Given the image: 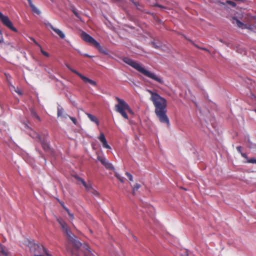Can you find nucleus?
Wrapping results in <instances>:
<instances>
[{
  "mask_svg": "<svg viewBox=\"0 0 256 256\" xmlns=\"http://www.w3.org/2000/svg\"><path fill=\"white\" fill-rule=\"evenodd\" d=\"M146 91L150 94V100L152 102L155 107V114L160 122L170 125L169 118L166 115L167 102L166 100L162 97L158 93L150 90Z\"/></svg>",
  "mask_w": 256,
  "mask_h": 256,
  "instance_id": "1",
  "label": "nucleus"
},
{
  "mask_svg": "<svg viewBox=\"0 0 256 256\" xmlns=\"http://www.w3.org/2000/svg\"><path fill=\"white\" fill-rule=\"evenodd\" d=\"M124 62L140 73L144 74V76L156 81L159 84H163L164 83L162 78L160 76L156 74L155 73L151 71L146 70L143 67L141 64L137 62L136 61L128 58H124Z\"/></svg>",
  "mask_w": 256,
  "mask_h": 256,
  "instance_id": "2",
  "label": "nucleus"
},
{
  "mask_svg": "<svg viewBox=\"0 0 256 256\" xmlns=\"http://www.w3.org/2000/svg\"><path fill=\"white\" fill-rule=\"evenodd\" d=\"M64 232L66 235L68 240L70 241L77 248L78 250V256H82V254H84V256H93V254L90 250L89 246L86 244H82L78 240H76V236L72 232L69 228Z\"/></svg>",
  "mask_w": 256,
  "mask_h": 256,
  "instance_id": "3",
  "label": "nucleus"
},
{
  "mask_svg": "<svg viewBox=\"0 0 256 256\" xmlns=\"http://www.w3.org/2000/svg\"><path fill=\"white\" fill-rule=\"evenodd\" d=\"M116 98L118 102V104L115 106L116 110L118 112L120 113L124 118L128 120V116L126 111H128L129 113L132 114V110L124 100L121 99L118 97H116Z\"/></svg>",
  "mask_w": 256,
  "mask_h": 256,
  "instance_id": "4",
  "label": "nucleus"
},
{
  "mask_svg": "<svg viewBox=\"0 0 256 256\" xmlns=\"http://www.w3.org/2000/svg\"><path fill=\"white\" fill-rule=\"evenodd\" d=\"M29 135L33 138L38 140L39 142H40L42 144L43 148L46 151H48V150H50L49 143L47 138V132L46 134H44L43 137H42V136H40L38 134H37L36 132L32 130H30Z\"/></svg>",
  "mask_w": 256,
  "mask_h": 256,
  "instance_id": "5",
  "label": "nucleus"
},
{
  "mask_svg": "<svg viewBox=\"0 0 256 256\" xmlns=\"http://www.w3.org/2000/svg\"><path fill=\"white\" fill-rule=\"evenodd\" d=\"M81 38L84 42L92 44L94 46L97 48L98 50H100V49L102 48V47L99 42H98L90 34H88L84 31L81 33Z\"/></svg>",
  "mask_w": 256,
  "mask_h": 256,
  "instance_id": "6",
  "label": "nucleus"
},
{
  "mask_svg": "<svg viewBox=\"0 0 256 256\" xmlns=\"http://www.w3.org/2000/svg\"><path fill=\"white\" fill-rule=\"evenodd\" d=\"M66 68H68L71 72H72L76 74V75H78L84 82L86 83H88L94 86H96V83L95 81L90 79L89 78L83 76L77 70L72 68L68 64H66Z\"/></svg>",
  "mask_w": 256,
  "mask_h": 256,
  "instance_id": "7",
  "label": "nucleus"
},
{
  "mask_svg": "<svg viewBox=\"0 0 256 256\" xmlns=\"http://www.w3.org/2000/svg\"><path fill=\"white\" fill-rule=\"evenodd\" d=\"M0 20L2 24L12 30L16 32L17 30L13 26L12 22L10 20L8 16H4L0 12Z\"/></svg>",
  "mask_w": 256,
  "mask_h": 256,
  "instance_id": "8",
  "label": "nucleus"
},
{
  "mask_svg": "<svg viewBox=\"0 0 256 256\" xmlns=\"http://www.w3.org/2000/svg\"><path fill=\"white\" fill-rule=\"evenodd\" d=\"M98 160L106 167V168L111 170H114V168L104 157L98 156Z\"/></svg>",
  "mask_w": 256,
  "mask_h": 256,
  "instance_id": "9",
  "label": "nucleus"
},
{
  "mask_svg": "<svg viewBox=\"0 0 256 256\" xmlns=\"http://www.w3.org/2000/svg\"><path fill=\"white\" fill-rule=\"evenodd\" d=\"M220 42L222 43L226 44L228 47L232 49H234V50H236L238 52L242 54H245V52H246L245 50L243 48H237V47H234V46L230 42H225L222 39H220Z\"/></svg>",
  "mask_w": 256,
  "mask_h": 256,
  "instance_id": "10",
  "label": "nucleus"
},
{
  "mask_svg": "<svg viewBox=\"0 0 256 256\" xmlns=\"http://www.w3.org/2000/svg\"><path fill=\"white\" fill-rule=\"evenodd\" d=\"M57 221L60 225L64 232L69 228L68 225L62 218H57Z\"/></svg>",
  "mask_w": 256,
  "mask_h": 256,
  "instance_id": "11",
  "label": "nucleus"
},
{
  "mask_svg": "<svg viewBox=\"0 0 256 256\" xmlns=\"http://www.w3.org/2000/svg\"><path fill=\"white\" fill-rule=\"evenodd\" d=\"M64 109L60 106H58V117H63L64 118H66L68 115L66 114L64 115Z\"/></svg>",
  "mask_w": 256,
  "mask_h": 256,
  "instance_id": "12",
  "label": "nucleus"
},
{
  "mask_svg": "<svg viewBox=\"0 0 256 256\" xmlns=\"http://www.w3.org/2000/svg\"><path fill=\"white\" fill-rule=\"evenodd\" d=\"M86 114L92 122L96 123L97 125H98L99 122L94 116L87 112H86Z\"/></svg>",
  "mask_w": 256,
  "mask_h": 256,
  "instance_id": "13",
  "label": "nucleus"
},
{
  "mask_svg": "<svg viewBox=\"0 0 256 256\" xmlns=\"http://www.w3.org/2000/svg\"><path fill=\"white\" fill-rule=\"evenodd\" d=\"M61 38H65L64 34L60 29L54 28L52 30Z\"/></svg>",
  "mask_w": 256,
  "mask_h": 256,
  "instance_id": "14",
  "label": "nucleus"
},
{
  "mask_svg": "<svg viewBox=\"0 0 256 256\" xmlns=\"http://www.w3.org/2000/svg\"><path fill=\"white\" fill-rule=\"evenodd\" d=\"M233 23L236 24V26L240 28H243L244 26L242 22L240 20L236 18H234L233 19Z\"/></svg>",
  "mask_w": 256,
  "mask_h": 256,
  "instance_id": "15",
  "label": "nucleus"
},
{
  "mask_svg": "<svg viewBox=\"0 0 256 256\" xmlns=\"http://www.w3.org/2000/svg\"><path fill=\"white\" fill-rule=\"evenodd\" d=\"M82 184L84 186V188H86V190L88 192H91L92 186L90 183L88 184L86 182H84V184Z\"/></svg>",
  "mask_w": 256,
  "mask_h": 256,
  "instance_id": "16",
  "label": "nucleus"
},
{
  "mask_svg": "<svg viewBox=\"0 0 256 256\" xmlns=\"http://www.w3.org/2000/svg\"><path fill=\"white\" fill-rule=\"evenodd\" d=\"M152 46L156 49H160L162 46V44L160 42H152Z\"/></svg>",
  "mask_w": 256,
  "mask_h": 256,
  "instance_id": "17",
  "label": "nucleus"
},
{
  "mask_svg": "<svg viewBox=\"0 0 256 256\" xmlns=\"http://www.w3.org/2000/svg\"><path fill=\"white\" fill-rule=\"evenodd\" d=\"M116 177L122 183L124 182V178L120 174L117 172H115Z\"/></svg>",
  "mask_w": 256,
  "mask_h": 256,
  "instance_id": "18",
  "label": "nucleus"
},
{
  "mask_svg": "<svg viewBox=\"0 0 256 256\" xmlns=\"http://www.w3.org/2000/svg\"><path fill=\"white\" fill-rule=\"evenodd\" d=\"M100 142L102 143V146L104 148H107V149H109V150L111 149L110 146L108 144L107 142L106 138L105 140H103L100 141Z\"/></svg>",
  "mask_w": 256,
  "mask_h": 256,
  "instance_id": "19",
  "label": "nucleus"
},
{
  "mask_svg": "<svg viewBox=\"0 0 256 256\" xmlns=\"http://www.w3.org/2000/svg\"><path fill=\"white\" fill-rule=\"evenodd\" d=\"M100 142L102 143V146L104 148H107V149H109V150L111 149L110 146L108 144L107 142L106 138L105 140H103L100 141Z\"/></svg>",
  "mask_w": 256,
  "mask_h": 256,
  "instance_id": "20",
  "label": "nucleus"
},
{
  "mask_svg": "<svg viewBox=\"0 0 256 256\" xmlns=\"http://www.w3.org/2000/svg\"><path fill=\"white\" fill-rule=\"evenodd\" d=\"M30 8L33 12H34L38 14H40V11L34 5L30 7Z\"/></svg>",
  "mask_w": 256,
  "mask_h": 256,
  "instance_id": "21",
  "label": "nucleus"
},
{
  "mask_svg": "<svg viewBox=\"0 0 256 256\" xmlns=\"http://www.w3.org/2000/svg\"><path fill=\"white\" fill-rule=\"evenodd\" d=\"M31 114L32 116L34 117L35 118H37L38 120H40V118L39 116L37 114L36 112L34 109H31L30 110Z\"/></svg>",
  "mask_w": 256,
  "mask_h": 256,
  "instance_id": "22",
  "label": "nucleus"
},
{
  "mask_svg": "<svg viewBox=\"0 0 256 256\" xmlns=\"http://www.w3.org/2000/svg\"><path fill=\"white\" fill-rule=\"evenodd\" d=\"M72 12L74 14V15L80 20H81V18L80 16V15L79 14L78 12L76 9L74 8H72Z\"/></svg>",
  "mask_w": 256,
  "mask_h": 256,
  "instance_id": "23",
  "label": "nucleus"
},
{
  "mask_svg": "<svg viewBox=\"0 0 256 256\" xmlns=\"http://www.w3.org/2000/svg\"><path fill=\"white\" fill-rule=\"evenodd\" d=\"M140 188V185L138 184H135L132 187V191L133 194H134V193L136 191H137Z\"/></svg>",
  "mask_w": 256,
  "mask_h": 256,
  "instance_id": "24",
  "label": "nucleus"
},
{
  "mask_svg": "<svg viewBox=\"0 0 256 256\" xmlns=\"http://www.w3.org/2000/svg\"><path fill=\"white\" fill-rule=\"evenodd\" d=\"M0 256H8V254L4 252L3 246L0 244Z\"/></svg>",
  "mask_w": 256,
  "mask_h": 256,
  "instance_id": "25",
  "label": "nucleus"
},
{
  "mask_svg": "<svg viewBox=\"0 0 256 256\" xmlns=\"http://www.w3.org/2000/svg\"><path fill=\"white\" fill-rule=\"evenodd\" d=\"M44 24L46 26L47 28H50L52 30H53L54 28L50 22L46 20L44 22Z\"/></svg>",
  "mask_w": 256,
  "mask_h": 256,
  "instance_id": "26",
  "label": "nucleus"
},
{
  "mask_svg": "<svg viewBox=\"0 0 256 256\" xmlns=\"http://www.w3.org/2000/svg\"><path fill=\"white\" fill-rule=\"evenodd\" d=\"M64 209L67 212L72 220L74 219V215L71 213L70 210L66 207L64 206Z\"/></svg>",
  "mask_w": 256,
  "mask_h": 256,
  "instance_id": "27",
  "label": "nucleus"
},
{
  "mask_svg": "<svg viewBox=\"0 0 256 256\" xmlns=\"http://www.w3.org/2000/svg\"><path fill=\"white\" fill-rule=\"evenodd\" d=\"M10 86L14 90V91L18 94L19 95H22V92L18 88H16L14 86H12L11 84H10Z\"/></svg>",
  "mask_w": 256,
  "mask_h": 256,
  "instance_id": "28",
  "label": "nucleus"
},
{
  "mask_svg": "<svg viewBox=\"0 0 256 256\" xmlns=\"http://www.w3.org/2000/svg\"><path fill=\"white\" fill-rule=\"evenodd\" d=\"M126 175L128 176L130 181V182L133 181V176L130 173H129L128 172H126Z\"/></svg>",
  "mask_w": 256,
  "mask_h": 256,
  "instance_id": "29",
  "label": "nucleus"
},
{
  "mask_svg": "<svg viewBox=\"0 0 256 256\" xmlns=\"http://www.w3.org/2000/svg\"><path fill=\"white\" fill-rule=\"evenodd\" d=\"M40 48V52H42V54L43 55H44V56H46V57H48L50 56L48 52H45L44 50L42 47H41V48Z\"/></svg>",
  "mask_w": 256,
  "mask_h": 256,
  "instance_id": "30",
  "label": "nucleus"
},
{
  "mask_svg": "<svg viewBox=\"0 0 256 256\" xmlns=\"http://www.w3.org/2000/svg\"><path fill=\"white\" fill-rule=\"evenodd\" d=\"M75 178H76L78 181H79L80 182L82 183V184H84V182H85V181H84V180L83 178H81L79 176H75Z\"/></svg>",
  "mask_w": 256,
  "mask_h": 256,
  "instance_id": "31",
  "label": "nucleus"
},
{
  "mask_svg": "<svg viewBox=\"0 0 256 256\" xmlns=\"http://www.w3.org/2000/svg\"><path fill=\"white\" fill-rule=\"evenodd\" d=\"M30 39L32 40L38 48H41V46L34 38L32 37H29Z\"/></svg>",
  "mask_w": 256,
  "mask_h": 256,
  "instance_id": "32",
  "label": "nucleus"
},
{
  "mask_svg": "<svg viewBox=\"0 0 256 256\" xmlns=\"http://www.w3.org/2000/svg\"><path fill=\"white\" fill-rule=\"evenodd\" d=\"M90 192L92 193V194L96 196H98L99 194L98 192L96 190L94 189L93 188H92L91 192Z\"/></svg>",
  "mask_w": 256,
  "mask_h": 256,
  "instance_id": "33",
  "label": "nucleus"
},
{
  "mask_svg": "<svg viewBox=\"0 0 256 256\" xmlns=\"http://www.w3.org/2000/svg\"><path fill=\"white\" fill-rule=\"evenodd\" d=\"M226 3L230 4V6H232V7H234L236 6V4L234 2L230 1V0H228L226 2Z\"/></svg>",
  "mask_w": 256,
  "mask_h": 256,
  "instance_id": "34",
  "label": "nucleus"
},
{
  "mask_svg": "<svg viewBox=\"0 0 256 256\" xmlns=\"http://www.w3.org/2000/svg\"><path fill=\"white\" fill-rule=\"evenodd\" d=\"M98 138L100 141L106 139L105 136L102 132L100 133Z\"/></svg>",
  "mask_w": 256,
  "mask_h": 256,
  "instance_id": "35",
  "label": "nucleus"
},
{
  "mask_svg": "<svg viewBox=\"0 0 256 256\" xmlns=\"http://www.w3.org/2000/svg\"><path fill=\"white\" fill-rule=\"evenodd\" d=\"M248 162L256 164V159L254 158H250L248 160Z\"/></svg>",
  "mask_w": 256,
  "mask_h": 256,
  "instance_id": "36",
  "label": "nucleus"
},
{
  "mask_svg": "<svg viewBox=\"0 0 256 256\" xmlns=\"http://www.w3.org/2000/svg\"><path fill=\"white\" fill-rule=\"evenodd\" d=\"M70 118V120L73 122V123L74 124H76V122H77V120H76V118H74V117H72V116H68Z\"/></svg>",
  "mask_w": 256,
  "mask_h": 256,
  "instance_id": "37",
  "label": "nucleus"
},
{
  "mask_svg": "<svg viewBox=\"0 0 256 256\" xmlns=\"http://www.w3.org/2000/svg\"><path fill=\"white\" fill-rule=\"evenodd\" d=\"M4 42V38L1 30H0V43Z\"/></svg>",
  "mask_w": 256,
  "mask_h": 256,
  "instance_id": "38",
  "label": "nucleus"
},
{
  "mask_svg": "<svg viewBox=\"0 0 256 256\" xmlns=\"http://www.w3.org/2000/svg\"><path fill=\"white\" fill-rule=\"evenodd\" d=\"M241 155H242V156L243 158H244L246 159V160H249V159L248 158V156H247V154H246V153H243V152H242V153H241Z\"/></svg>",
  "mask_w": 256,
  "mask_h": 256,
  "instance_id": "39",
  "label": "nucleus"
},
{
  "mask_svg": "<svg viewBox=\"0 0 256 256\" xmlns=\"http://www.w3.org/2000/svg\"><path fill=\"white\" fill-rule=\"evenodd\" d=\"M242 147L240 146H238L236 147V150H238V152L240 153L241 154V153H242Z\"/></svg>",
  "mask_w": 256,
  "mask_h": 256,
  "instance_id": "40",
  "label": "nucleus"
},
{
  "mask_svg": "<svg viewBox=\"0 0 256 256\" xmlns=\"http://www.w3.org/2000/svg\"><path fill=\"white\" fill-rule=\"evenodd\" d=\"M28 2V4H29V6L30 7H32V6H34V4H32V0H27Z\"/></svg>",
  "mask_w": 256,
  "mask_h": 256,
  "instance_id": "41",
  "label": "nucleus"
},
{
  "mask_svg": "<svg viewBox=\"0 0 256 256\" xmlns=\"http://www.w3.org/2000/svg\"><path fill=\"white\" fill-rule=\"evenodd\" d=\"M136 7L138 6V3L134 2V0H130Z\"/></svg>",
  "mask_w": 256,
  "mask_h": 256,
  "instance_id": "42",
  "label": "nucleus"
},
{
  "mask_svg": "<svg viewBox=\"0 0 256 256\" xmlns=\"http://www.w3.org/2000/svg\"><path fill=\"white\" fill-rule=\"evenodd\" d=\"M148 208L150 211L154 210V207L152 206H149L148 207Z\"/></svg>",
  "mask_w": 256,
  "mask_h": 256,
  "instance_id": "43",
  "label": "nucleus"
},
{
  "mask_svg": "<svg viewBox=\"0 0 256 256\" xmlns=\"http://www.w3.org/2000/svg\"><path fill=\"white\" fill-rule=\"evenodd\" d=\"M100 52L102 53H103V54H106L107 52H106V51L103 50L102 48L100 49V50H99Z\"/></svg>",
  "mask_w": 256,
  "mask_h": 256,
  "instance_id": "44",
  "label": "nucleus"
},
{
  "mask_svg": "<svg viewBox=\"0 0 256 256\" xmlns=\"http://www.w3.org/2000/svg\"><path fill=\"white\" fill-rule=\"evenodd\" d=\"M84 56H87V57H88V58H92V56L88 54H83Z\"/></svg>",
  "mask_w": 256,
  "mask_h": 256,
  "instance_id": "45",
  "label": "nucleus"
},
{
  "mask_svg": "<svg viewBox=\"0 0 256 256\" xmlns=\"http://www.w3.org/2000/svg\"><path fill=\"white\" fill-rule=\"evenodd\" d=\"M24 126H25V128H29V126H28V124H27V123L24 122Z\"/></svg>",
  "mask_w": 256,
  "mask_h": 256,
  "instance_id": "46",
  "label": "nucleus"
},
{
  "mask_svg": "<svg viewBox=\"0 0 256 256\" xmlns=\"http://www.w3.org/2000/svg\"><path fill=\"white\" fill-rule=\"evenodd\" d=\"M156 6H158V7H159V8H164V6H162V5L156 4Z\"/></svg>",
  "mask_w": 256,
  "mask_h": 256,
  "instance_id": "47",
  "label": "nucleus"
},
{
  "mask_svg": "<svg viewBox=\"0 0 256 256\" xmlns=\"http://www.w3.org/2000/svg\"><path fill=\"white\" fill-rule=\"evenodd\" d=\"M184 256H188V254H187L186 252H184Z\"/></svg>",
  "mask_w": 256,
  "mask_h": 256,
  "instance_id": "48",
  "label": "nucleus"
},
{
  "mask_svg": "<svg viewBox=\"0 0 256 256\" xmlns=\"http://www.w3.org/2000/svg\"><path fill=\"white\" fill-rule=\"evenodd\" d=\"M78 52L80 54H81V55H83V54H82V52H80V50H78Z\"/></svg>",
  "mask_w": 256,
  "mask_h": 256,
  "instance_id": "49",
  "label": "nucleus"
},
{
  "mask_svg": "<svg viewBox=\"0 0 256 256\" xmlns=\"http://www.w3.org/2000/svg\"><path fill=\"white\" fill-rule=\"evenodd\" d=\"M6 76L7 78H8V76L10 77V76L9 74H6Z\"/></svg>",
  "mask_w": 256,
  "mask_h": 256,
  "instance_id": "50",
  "label": "nucleus"
},
{
  "mask_svg": "<svg viewBox=\"0 0 256 256\" xmlns=\"http://www.w3.org/2000/svg\"><path fill=\"white\" fill-rule=\"evenodd\" d=\"M133 236V238H134L135 240H136V238L134 236Z\"/></svg>",
  "mask_w": 256,
  "mask_h": 256,
  "instance_id": "51",
  "label": "nucleus"
},
{
  "mask_svg": "<svg viewBox=\"0 0 256 256\" xmlns=\"http://www.w3.org/2000/svg\"><path fill=\"white\" fill-rule=\"evenodd\" d=\"M254 112H256V109H255V110H254Z\"/></svg>",
  "mask_w": 256,
  "mask_h": 256,
  "instance_id": "52",
  "label": "nucleus"
},
{
  "mask_svg": "<svg viewBox=\"0 0 256 256\" xmlns=\"http://www.w3.org/2000/svg\"><path fill=\"white\" fill-rule=\"evenodd\" d=\"M5 256H6V255H5Z\"/></svg>",
  "mask_w": 256,
  "mask_h": 256,
  "instance_id": "53",
  "label": "nucleus"
}]
</instances>
